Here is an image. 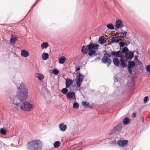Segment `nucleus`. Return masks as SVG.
Returning a JSON list of instances; mask_svg holds the SVG:
<instances>
[{
	"mask_svg": "<svg viewBox=\"0 0 150 150\" xmlns=\"http://www.w3.org/2000/svg\"><path fill=\"white\" fill-rule=\"evenodd\" d=\"M10 123L9 122H8L6 125L4 126V128L8 131V129L10 128Z\"/></svg>",
	"mask_w": 150,
	"mask_h": 150,
	"instance_id": "4c0bfd02",
	"label": "nucleus"
},
{
	"mask_svg": "<svg viewBox=\"0 0 150 150\" xmlns=\"http://www.w3.org/2000/svg\"><path fill=\"white\" fill-rule=\"evenodd\" d=\"M72 87V88H73V90L75 91H78V88H77V87L76 86V85H71V86Z\"/></svg>",
	"mask_w": 150,
	"mask_h": 150,
	"instance_id": "a19ab883",
	"label": "nucleus"
},
{
	"mask_svg": "<svg viewBox=\"0 0 150 150\" xmlns=\"http://www.w3.org/2000/svg\"><path fill=\"white\" fill-rule=\"evenodd\" d=\"M113 79L115 82H116L118 81V79L117 77L114 76Z\"/></svg>",
	"mask_w": 150,
	"mask_h": 150,
	"instance_id": "09e8293b",
	"label": "nucleus"
},
{
	"mask_svg": "<svg viewBox=\"0 0 150 150\" xmlns=\"http://www.w3.org/2000/svg\"><path fill=\"white\" fill-rule=\"evenodd\" d=\"M117 142L115 139H114L113 140L110 141L109 142V144L111 145V147H113L115 145L117 144Z\"/></svg>",
	"mask_w": 150,
	"mask_h": 150,
	"instance_id": "cd10ccee",
	"label": "nucleus"
},
{
	"mask_svg": "<svg viewBox=\"0 0 150 150\" xmlns=\"http://www.w3.org/2000/svg\"><path fill=\"white\" fill-rule=\"evenodd\" d=\"M52 73L55 75H57L59 73V71L57 68H54L52 70Z\"/></svg>",
	"mask_w": 150,
	"mask_h": 150,
	"instance_id": "f704fd0d",
	"label": "nucleus"
},
{
	"mask_svg": "<svg viewBox=\"0 0 150 150\" xmlns=\"http://www.w3.org/2000/svg\"><path fill=\"white\" fill-rule=\"evenodd\" d=\"M119 45L120 47H122V48L124 47L125 44L124 42L123 41H120L119 42Z\"/></svg>",
	"mask_w": 150,
	"mask_h": 150,
	"instance_id": "58836bf2",
	"label": "nucleus"
},
{
	"mask_svg": "<svg viewBox=\"0 0 150 150\" xmlns=\"http://www.w3.org/2000/svg\"><path fill=\"white\" fill-rule=\"evenodd\" d=\"M76 84L77 85V86H76L77 87V88H79V89H80V87L81 86L82 83L76 82Z\"/></svg>",
	"mask_w": 150,
	"mask_h": 150,
	"instance_id": "79ce46f5",
	"label": "nucleus"
},
{
	"mask_svg": "<svg viewBox=\"0 0 150 150\" xmlns=\"http://www.w3.org/2000/svg\"><path fill=\"white\" fill-rule=\"evenodd\" d=\"M59 127L60 130L62 132L65 131L67 128V125L63 123L59 124Z\"/></svg>",
	"mask_w": 150,
	"mask_h": 150,
	"instance_id": "dca6fc26",
	"label": "nucleus"
},
{
	"mask_svg": "<svg viewBox=\"0 0 150 150\" xmlns=\"http://www.w3.org/2000/svg\"><path fill=\"white\" fill-rule=\"evenodd\" d=\"M106 27L109 30L115 29L114 25L111 23L108 24L106 25Z\"/></svg>",
	"mask_w": 150,
	"mask_h": 150,
	"instance_id": "7c9ffc66",
	"label": "nucleus"
},
{
	"mask_svg": "<svg viewBox=\"0 0 150 150\" xmlns=\"http://www.w3.org/2000/svg\"><path fill=\"white\" fill-rule=\"evenodd\" d=\"M85 77V75H83L81 73L79 72L78 76H77V81L76 82L82 83L83 79Z\"/></svg>",
	"mask_w": 150,
	"mask_h": 150,
	"instance_id": "2eb2a0df",
	"label": "nucleus"
},
{
	"mask_svg": "<svg viewBox=\"0 0 150 150\" xmlns=\"http://www.w3.org/2000/svg\"><path fill=\"white\" fill-rule=\"evenodd\" d=\"M104 52L106 53L104 54V55L106 56V57H108V58L111 57L112 56L113 57H114L113 55V54L112 51V50H111V54H108L105 51Z\"/></svg>",
	"mask_w": 150,
	"mask_h": 150,
	"instance_id": "72a5a7b5",
	"label": "nucleus"
},
{
	"mask_svg": "<svg viewBox=\"0 0 150 150\" xmlns=\"http://www.w3.org/2000/svg\"><path fill=\"white\" fill-rule=\"evenodd\" d=\"M122 129V124L121 122L119 123L116 126H114L108 134L111 135L115 134H117L120 132Z\"/></svg>",
	"mask_w": 150,
	"mask_h": 150,
	"instance_id": "39448f33",
	"label": "nucleus"
},
{
	"mask_svg": "<svg viewBox=\"0 0 150 150\" xmlns=\"http://www.w3.org/2000/svg\"><path fill=\"white\" fill-rule=\"evenodd\" d=\"M83 88V87H80V89H82Z\"/></svg>",
	"mask_w": 150,
	"mask_h": 150,
	"instance_id": "052dcab7",
	"label": "nucleus"
},
{
	"mask_svg": "<svg viewBox=\"0 0 150 150\" xmlns=\"http://www.w3.org/2000/svg\"><path fill=\"white\" fill-rule=\"evenodd\" d=\"M21 56L24 57H26L29 55V53L28 52L25 50H23L21 51Z\"/></svg>",
	"mask_w": 150,
	"mask_h": 150,
	"instance_id": "412c9836",
	"label": "nucleus"
},
{
	"mask_svg": "<svg viewBox=\"0 0 150 150\" xmlns=\"http://www.w3.org/2000/svg\"><path fill=\"white\" fill-rule=\"evenodd\" d=\"M42 145V142L40 140H33L28 143V150H40Z\"/></svg>",
	"mask_w": 150,
	"mask_h": 150,
	"instance_id": "7ed1b4c3",
	"label": "nucleus"
},
{
	"mask_svg": "<svg viewBox=\"0 0 150 150\" xmlns=\"http://www.w3.org/2000/svg\"><path fill=\"white\" fill-rule=\"evenodd\" d=\"M120 65L121 67L122 68H125L127 66V64L125 62L123 57H122L120 59Z\"/></svg>",
	"mask_w": 150,
	"mask_h": 150,
	"instance_id": "4468645a",
	"label": "nucleus"
},
{
	"mask_svg": "<svg viewBox=\"0 0 150 150\" xmlns=\"http://www.w3.org/2000/svg\"><path fill=\"white\" fill-rule=\"evenodd\" d=\"M101 61L103 63L107 64L108 66L112 62L111 59L105 55H104L102 58Z\"/></svg>",
	"mask_w": 150,
	"mask_h": 150,
	"instance_id": "1a4fd4ad",
	"label": "nucleus"
},
{
	"mask_svg": "<svg viewBox=\"0 0 150 150\" xmlns=\"http://www.w3.org/2000/svg\"><path fill=\"white\" fill-rule=\"evenodd\" d=\"M66 96L68 99L71 100L74 99L75 100H76L75 93L73 91H70L67 93Z\"/></svg>",
	"mask_w": 150,
	"mask_h": 150,
	"instance_id": "0eeeda50",
	"label": "nucleus"
},
{
	"mask_svg": "<svg viewBox=\"0 0 150 150\" xmlns=\"http://www.w3.org/2000/svg\"><path fill=\"white\" fill-rule=\"evenodd\" d=\"M135 62L137 65H140L142 64V62L141 61H140L138 58H135Z\"/></svg>",
	"mask_w": 150,
	"mask_h": 150,
	"instance_id": "e433bc0d",
	"label": "nucleus"
},
{
	"mask_svg": "<svg viewBox=\"0 0 150 150\" xmlns=\"http://www.w3.org/2000/svg\"><path fill=\"white\" fill-rule=\"evenodd\" d=\"M49 54L48 53L46 52L43 53L42 55V58L43 60H46L48 59L49 58Z\"/></svg>",
	"mask_w": 150,
	"mask_h": 150,
	"instance_id": "b1692460",
	"label": "nucleus"
},
{
	"mask_svg": "<svg viewBox=\"0 0 150 150\" xmlns=\"http://www.w3.org/2000/svg\"><path fill=\"white\" fill-rule=\"evenodd\" d=\"M36 76L37 77L39 80H42L44 78V76L42 74L37 73Z\"/></svg>",
	"mask_w": 150,
	"mask_h": 150,
	"instance_id": "2f4dec72",
	"label": "nucleus"
},
{
	"mask_svg": "<svg viewBox=\"0 0 150 150\" xmlns=\"http://www.w3.org/2000/svg\"><path fill=\"white\" fill-rule=\"evenodd\" d=\"M120 36L121 37H120V39H121V40H122V39L123 38V37L121 36V35H120V36Z\"/></svg>",
	"mask_w": 150,
	"mask_h": 150,
	"instance_id": "6e6d98bb",
	"label": "nucleus"
},
{
	"mask_svg": "<svg viewBox=\"0 0 150 150\" xmlns=\"http://www.w3.org/2000/svg\"><path fill=\"white\" fill-rule=\"evenodd\" d=\"M125 31H124V30H121V31L120 32H125Z\"/></svg>",
	"mask_w": 150,
	"mask_h": 150,
	"instance_id": "bf43d9fd",
	"label": "nucleus"
},
{
	"mask_svg": "<svg viewBox=\"0 0 150 150\" xmlns=\"http://www.w3.org/2000/svg\"><path fill=\"white\" fill-rule=\"evenodd\" d=\"M113 62L114 64L116 67H118L120 66V60L117 57H114L113 59Z\"/></svg>",
	"mask_w": 150,
	"mask_h": 150,
	"instance_id": "a211bd4d",
	"label": "nucleus"
},
{
	"mask_svg": "<svg viewBox=\"0 0 150 150\" xmlns=\"http://www.w3.org/2000/svg\"><path fill=\"white\" fill-rule=\"evenodd\" d=\"M146 71L149 73H150V65H147L146 67Z\"/></svg>",
	"mask_w": 150,
	"mask_h": 150,
	"instance_id": "c03bdc74",
	"label": "nucleus"
},
{
	"mask_svg": "<svg viewBox=\"0 0 150 150\" xmlns=\"http://www.w3.org/2000/svg\"><path fill=\"white\" fill-rule=\"evenodd\" d=\"M21 109L23 111H29L34 108L33 105L28 101H25L20 105Z\"/></svg>",
	"mask_w": 150,
	"mask_h": 150,
	"instance_id": "20e7f679",
	"label": "nucleus"
},
{
	"mask_svg": "<svg viewBox=\"0 0 150 150\" xmlns=\"http://www.w3.org/2000/svg\"><path fill=\"white\" fill-rule=\"evenodd\" d=\"M82 105L85 108H93L92 105H91L87 101H83L81 103Z\"/></svg>",
	"mask_w": 150,
	"mask_h": 150,
	"instance_id": "6ab92c4d",
	"label": "nucleus"
},
{
	"mask_svg": "<svg viewBox=\"0 0 150 150\" xmlns=\"http://www.w3.org/2000/svg\"><path fill=\"white\" fill-rule=\"evenodd\" d=\"M129 118L127 117H125L123 121V124L124 125H126L128 124L130 122Z\"/></svg>",
	"mask_w": 150,
	"mask_h": 150,
	"instance_id": "393cba45",
	"label": "nucleus"
},
{
	"mask_svg": "<svg viewBox=\"0 0 150 150\" xmlns=\"http://www.w3.org/2000/svg\"><path fill=\"white\" fill-rule=\"evenodd\" d=\"M14 103H13L15 105H16V106H14L16 108L17 107H18L19 106V104L22 101H19V102H15V100H14Z\"/></svg>",
	"mask_w": 150,
	"mask_h": 150,
	"instance_id": "ea45409f",
	"label": "nucleus"
},
{
	"mask_svg": "<svg viewBox=\"0 0 150 150\" xmlns=\"http://www.w3.org/2000/svg\"><path fill=\"white\" fill-rule=\"evenodd\" d=\"M66 60V58L65 57L62 56L59 59V63L63 64L65 62Z\"/></svg>",
	"mask_w": 150,
	"mask_h": 150,
	"instance_id": "a878e982",
	"label": "nucleus"
},
{
	"mask_svg": "<svg viewBox=\"0 0 150 150\" xmlns=\"http://www.w3.org/2000/svg\"><path fill=\"white\" fill-rule=\"evenodd\" d=\"M130 42L129 40H127L125 42H124L125 45L127 47L130 44Z\"/></svg>",
	"mask_w": 150,
	"mask_h": 150,
	"instance_id": "49530a36",
	"label": "nucleus"
},
{
	"mask_svg": "<svg viewBox=\"0 0 150 150\" xmlns=\"http://www.w3.org/2000/svg\"><path fill=\"white\" fill-rule=\"evenodd\" d=\"M60 142L59 141H55L53 144L54 148H57L60 146Z\"/></svg>",
	"mask_w": 150,
	"mask_h": 150,
	"instance_id": "473e14b6",
	"label": "nucleus"
},
{
	"mask_svg": "<svg viewBox=\"0 0 150 150\" xmlns=\"http://www.w3.org/2000/svg\"><path fill=\"white\" fill-rule=\"evenodd\" d=\"M68 88H69L67 87H66L65 88H63L62 90H61V92L64 94H66L67 95V93L68 92V89H67Z\"/></svg>",
	"mask_w": 150,
	"mask_h": 150,
	"instance_id": "c756f323",
	"label": "nucleus"
},
{
	"mask_svg": "<svg viewBox=\"0 0 150 150\" xmlns=\"http://www.w3.org/2000/svg\"><path fill=\"white\" fill-rule=\"evenodd\" d=\"M76 132V131L75 130H74L73 131V132L72 133L73 135H74V133Z\"/></svg>",
	"mask_w": 150,
	"mask_h": 150,
	"instance_id": "13d9d810",
	"label": "nucleus"
},
{
	"mask_svg": "<svg viewBox=\"0 0 150 150\" xmlns=\"http://www.w3.org/2000/svg\"><path fill=\"white\" fill-rule=\"evenodd\" d=\"M18 92L14 97L10 96L9 98L14 103V101L15 102L23 101L25 100L28 96V89L26 86L22 82L19 87L17 86Z\"/></svg>",
	"mask_w": 150,
	"mask_h": 150,
	"instance_id": "f257e3e1",
	"label": "nucleus"
},
{
	"mask_svg": "<svg viewBox=\"0 0 150 150\" xmlns=\"http://www.w3.org/2000/svg\"><path fill=\"white\" fill-rule=\"evenodd\" d=\"M80 67L78 66V67L76 66V71H79L80 69Z\"/></svg>",
	"mask_w": 150,
	"mask_h": 150,
	"instance_id": "8fccbe9b",
	"label": "nucleus"
},
{
	"mask_svg": "<svg viewBox=\"0 0 150 150\" xmlns=\"http://www.w3.org/2000/svg\"><path fill=\"white\" fill-rule=\"evenodd\" d=\"M128 141L127 140L121 139L118 140L117 142V144L120 147H123L127 145Z\"/></svg>",
	"mask_w": 150,
	"mask_h": 150,
	"instance_id": "6e6552de",
	"label": "nucleus"
},
{
	"mask_svg": "<svg viewBox=\"0 0 150 150\" xmlns=\"http://www.w3.org/2000/svg\"><path fill=\"white\" fill-rule=\"evenodd\" d=\"M115 26L117 29L122 28L124 26L122 21L120 19L116 20Z\"/></svg>",
	"mask_w": 150,
	"mask_h": 150,
	"instance_id": "9b49d317",
	"label": "nucleus"
},
{
	"mask_svg": "<svg viewBox=\"0 0 150 150\" xmlns=\"http://www.w3.org/2000/svg\"><path fill=\"white\" fill-rule=\"evenodd\" d=\"M98 41L99 43L101 45L104 44V43H106L107 42L106 40L103 36L100 37L98 39Z\"/></svg>",
	"mask_w": 150,
	"mask_h": 150,
	"instance_id": "4be33fe9",
	"label": "nucleus"
},
{
	"mask_svg": "<svg viewBox=\"0 0 150 150\" xmlns=\"http://www.w3.org/2000/svg\"><path fill=\"white\" fill-rule=\"evenodd\" d=\"M120 36H119L118 35L115 36L111 38V41L113 43H117L121 41V39H120Z\"/></svg>",
	"mask_w": 150,
	"mask_h": 150,
	"instance_id": "f3484780",
	"label": "nucleus"
},
{
	"mask_svg": "<svg viewBox=\"0 0 150 150\" xmlns=\"http://www.w3.org/2000/svg\"><path fill=\"white\" fill-rule=\"evenodd\" d=\"M139 68L140 69L143 70L144 69V66L143 65L142 63V64L139 65Z\"/></svg>",
	"mask_w": 150,
	"mask_h": 150,
	"instance_id": "de8ad7c7",
	"label": "nucleus"
},
{
	"mask_svg": "<svg viewBox=\"0 0 150 150\" xmlns=\"http://www.w3.org/2000/svg\"><path fill=\"white\" fill-rule=\"evenodd\" d=\"M3 146L5 147V148L6 146H7L6 145V144H5L4 143V144L3 145Z\"/></svg>",
	"mask_w": 150,
	"mask_h": 150,
	"instance_id": "4d7b16f0",
	"label": "nucleus"
},
{
	"mask_svg": "<svg viewBox=\"0 0 150 150\" xmlns=\"http://www.w3.org/2000/svg\"><path fill=\"white\" fill-rule=\"evenodd\" d=\"M149 98L148 96L145 97L144 98V103H146L149 101Z\"/></svg>",
	"mask_w": 150,
	"mask_h": 150,
	"instance_id": "37998d69",
	"label": "nucleus"
},
{
	"mask_svg": "<svg viewBox=\"0 0 150 150\" xmlns=\"http://www.w3.org/2000/svg\"><path fill=\"white\" fill-rule=\"evenodd\" d=\"M49 46V45L47 42H43L41 45V48L42 49H46Z\"/></svg>",
	"mask_w": 150,
	"mask_h": 150,
	"instance_id": "bb28decb",
	"label": "nucleus"
},
{
	"mask_svg": "<svg viewBox=\"0 0 150 150\" xmlns=\"http://www.w3.org/2000/svg\"><path fill=\"white\" fill-rule=\"evenodd\" d=\"M120 33L122 35L123 37H125L126 36L127 34V32L126 31H125L124 32H120Z\"/></svg>",
	"mask_w": 150,
	"mask_h": 150,
	"instance_id": "a18cd8bd",
	"label": "nucleus"
},
{
	"mask_svg": "<svg viewBox=\"0 0 150 150\" xmlns=\"http://www.w3.org/2000/svg\"><path fill=\"white\" fill-rule=\"evenodd\" d=\"M100 59V57H97L94 60V61H96Z\"/></svg>",
	"mask_w": 150,
	"mask_h": 150,
	"instance_id": "864d4df0",
	"label": "nucleus"
},
{
	"mask_svg": "<svg viewBox=\"0 0 150 150\" xmlns=\"http://www.w3.org/2000/svg\"><path fill=\"white\" fill-rule=\"evenodd\" d=\"M136 114L135 112H134L133 113L132 115V117L133 118H135L136 117Z\"/></svg>",
	"mask_w": 150,
	"mask_h": 150,
	"instance_id": "3c124183",
	"label": "nucleus"
},
{
	"mask_svg": "<svg viewBox=\"0 0 150 150\" xmlns=\"http://www.w3.org/2000/svg\"><path fill=\"white\" fill-rule=\"evenodd\" d=\"M114 57L117 58L123 57L121 53V48H120L118 51H112Z\"/></svg>",
	"mask_w": 150,
	"mask_h": 150,
	"instance_id": "f8f14e48",
	"label": "nucleus"
},
{
	"mask_svg": "<svg viewBox=\"0 0 150 150\" xmlns=\"http://www.w3.org/2000/svg\"><path fill=\"white\" fill-rule=\"evenodd\" d=\"M4 144V143L1 140H0V146L1 147L3 146V145Z\"/></svg>",
	"mask_w": 150,
	"mask_h": 150,
	"instance_id": "603ef678",
	"label": "nucleus"
},
{
	"mask_svg": "<svg viewBox=\"0 0 150 150\" xmlns=\"http://www.w3.org/2000/svg\"><path fill=\"white\" fill-rule=\"evenodd\" d=\"M18 38L15 36H13V35H11V37L10 39V43L12 44H15L16 41L18 40Z\"/></svg>",
	"mask_w": 150,
	"mask_h": 150,
	"instance_id": "5701e85b",
	"label": "nucleus"
},
{
	"mask_svg": "<svg viewBox=\"0 0 150 150\" xmlns=\"http://www.w3.org/2000/svg\"><path fill=\"white\" fill-rule=\"evenodd\" d=\"M128 65L127 67V70L130 74H132V69L135 66L136 63L134 61H129L128 62Z\"/></svg>",
	"mask_w": 150,
	"mask_h": 150,
	"instance_id": "423d86ee",
	"label": "nucleus"
},
{
	"mask_svg": "<svg viewBox=\"0 0 150 150\" xmlns=\"http://www.w3.org/2000/svg\"><path fill=\"white\" fill-rule=\"evenodd\" d=\"M79 107V104L77 102H74L73 104V108L74 109H77Z\"/></svg>",
	"mask_w": 150,
	"mask_h": 150,
	"instance_id": "c9c22d12",
	"label": "nucleus"
},
{
	"mask_svg": "<svg viewBox=\"0 0 150 150\" xmlns=\"http://www.w3.org/2000/svg\"><path fill=\"white\" fill-rule=\"evenodd\" d=\"M38 0H37L36 1V2L34 3V4L32 6V7H31V9L32 8H33V7H34V6H36V5L37 4V1H38Z\"/></svg>",
	"mask_w": 150,
	"mask_h": 150,
	"instance_id": "5fc2aeb1",
	"label": "nucleus"
},
{
	"mask_svg": "<svg viewBox=\"0 0 150 150\" xmlns=\"http://www.w3.org/2000/svg\"><path fill=\"white\" fill-rule=\"evenodd\" d=\"M99 47V44L91 42L88 45L82 46L81 51L83 54H88L90 57H92L100 54V53H96V51L98 49Z\"/></svg>",
	"mask_w": 150,
	"mask_h": 150,
	"instance_id": "f03ea898",
	"label": "nucleus"
},
{
	"mask_svg": "<svg viewBox=\"0 0 150 150\" xmlns=\"http://www.w3.org/2000/svg\"><path fill=\"white\" fill-rule=\"evenodd\" d=\"M74 80L70 79L69 78H67L65 79V85L66 87H67L70 88V91H72V90L71 87H70L73 84Z\"/></svg>",
	"mask_w": 150,
	"mask_h": 150,
	"instance_id": "9d476101",
	"label": "nucleus"
},
{
	"mask_svg": "<svg viewBox=\"0 0 150 150\" xmlns=\"http://www.w3.org/2000/svg\"><path fill=\"white\" fill-rule=\"evenodd\" d=\"M8 131L5 128H1L0 129V133L1 134L3 135H5L6 134L7 132Z\"/></svg>",
	"mask_w": 150,
	"mask_h": 150,
	"instance_id": "c85d7f7f",
	"label": "nucleus"
},
{
	"mask_svg": "<svg viewBox=\"0 0 150 150\" xmlns=\"http://www.w3.org/2000/svg\"><path fill=\"white\" fill-rule=\"evenodd\" d=\"M122 50H121V53L123 57H124V54H127L128 52L130 51L128 49L127 47H125L122 48Z\"/></svg>",
	"mask_w": 150,
	"mask_h": 150,
	"instance_id": "aec40b11",
	"label": "nucleus"
},
{
	"mask_svg": "<svg viewBox=\"0 0 150 150\" xmlns=\"http://www.w3.org/2000/svg\"><path fill=\"white\" fill-rule=\"evenodd\" d=\"M126 54L125 59L127 60L131 59L134 57V52L133 51H130Z\"/></svg>",
	"mask_w": 150,
	"mask_h": 150,
	"instance_id": "ddd939ff",
	"label": "nucleus"
}]
</instances>
